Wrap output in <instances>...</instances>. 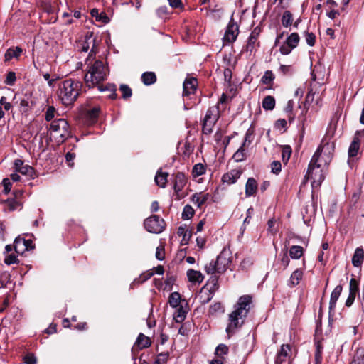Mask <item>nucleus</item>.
Instances as JSON below:
<instances>
[{
	"mask_svg": "<svg viewBox=\"0 0 364 364\" xmlns=\"http://www.w3.org/2000/svg\"><path fill=\"white\" fill-rule=\"evenodd\" d=\"M154 274L152 272H146L141 274L139 278L138 282L142 283L148 279H149Z\"/></svg>",
	"mask_w": 364,
	"mask_h": 364,
	"instance_id": "obj_58",
	"label": "nucleus"
},
{
	"mask_svg": "<svg viewBox=\"0 0 364 364\" xmlns=\"http://www.w3.org/2000/svg\"><path fill=\"white\" fill-rule=\"evenodd\" d=\"M350 364H364V355L363 354H357Z\"/></svg>",
	"mask_w": 364,
	"mask_h": 364,
	"instance_id": "obj_63",
	"label": "nucleus"
},
{
	"mask_svg": "<svg viewBox=\"0 0 364 364\" xmlns=\"http://www.w3.org/2000/svg\"><path fill=\"white\" fill-rule=\"evenodd\" d=\"M208 199V194L202 195L201 193H195L192 196L191 200L194 204H196L198 208H200Z\"/></svg>",
	"mask_w": 364,
	"mask_h": 364,
	"instance_id": "obj_30",
	"label": "nucleus"
},
{
	"mask_svg": "<svg viewBox=\"0 0 364 364\" xmlns=\"http://www.w3.org/2000/svg\"><path fill=\"white\" fill-rule=\"evenodd\" d=\"M22 53V49L20 47L10 48L5 53V61H9L13 58H18Z\"/></svg>",
	"mask_w": 364,
	"mask_h": 364,
	"instance_id": "obj_25",
	"label": "nucleus"
},
{
	"mask_svg": "<svg viewBox=\"0 0 364 364\" xmlns=\"http://www.w3.org/2000/svg\"><path fill=\"white\" fill-rule=\"evenodd\" d=\"M2 185L4 186V193L8 194L12 187V184L9 178H4L2 181Z\"/></svg>",
	"mask_w": 364,
	"mask_h": 364,
	"instance_id": "obj_57",
	"label": "nucleus"
},
{
	"mask_svg": "<svg viewBox=\"0 0 364 364\" xmlns=\"http://www.w3.org/2000/svg\"><path fill=\"white\" fill-rule=\"evenodd\" d=\"M177 234L183 237L182 242L184 244H187L191 237V232L188 231L185 226L178 227Z\"/></svg>",
	"mask_w": 364,
	"mask_h": 364,
	"instance_id": "obj_32",
	"label": "nucleus"
},
{
	"mask_svg": "<svg viewBox=\"0 0 364 364\" xmlns=\"http://www.w3.org/2000/svg\"><path fill=\"white\" fill-rule=\"evenodd\" d=\"M26 239L23 237H18L15 239L14 242V250L17 254L22 255L26 251Z\"/></svg>",
	"mask_w": 364,
	"mask_h": 364,
	"instance_id": "obj_22",
	"label": "nucleus"
},
{
	"mask_svg": "<svg viewBox=\"0 0 364 364\" xmlns=\"http://www.w3.org/2000/svg\"><path fill=\"white\" fill-rule=\"evenodd\" d=\"M82 83L77 80L67 79L58 84L57 95L64 105H72L78 97Z\"/></svg>",
	"mask_w": 364,
	"mask_h": 364,
	"instance_id": "obj_2",
	"label": "nucleus"
},
{
	"mask_svg": "<svg viewBox=\"0 0 364 364\" xmlns=\"http://www.w3.org/2000/svg\"><path fill=\"white\" fill-rule=\"evenodd\" d=\"M343 287L341 285H337L331 294L330 303H329V309L330 310H333L335 309L336 302L342 292Z\"/></svg>",
	"mask_w": 364,
	"mask_h": 364,
	"instance_id": "obj_21",
	"label": "nucleus"
},
{
	"mask_svg": "<svg viewBox=\"0 0 364 364\" xmlns=\"http://www.w3.org/2000/svg\"><path fill=\"white\" fill-rule=\"evenodd\" d=\"M220 118V111H219V103L216 105L210 107L204 117L205 121H210L217 122L218 119Z\"/></svg>",
	"mask_w": 364,
	"mask_h": 364,
	"instance_id": "obj_17",
	"label": "nucleus"
},
{
	"mask_svg": "<svg viewBox=\"0 0 364 364\" xmlns=\"http://www.w3.org/2000/svg\"><path fill=\"white\" fill-rule=\"evenodd\" d=\"M146 230L151 233H161L165 228V221L156 215L146 218L144 223Z\"/></svg>",
	"mask_w": 364,
	"mask_h": 364,
	"instance_id": "obj_8",
	"label": "nucleus"
},
{
	"mask_svg": "<svg viewBox=\"0 0 364 364\" xmlns=\"http://www.w3.org/2000/svg\"><path fill=\"white\" fill-rule=\"evenodd\" d=\"M50 132L58 143H63L70 136V127L65 119L53 121L50 127Z\"/></svg>",
	"mask_w": 364,
	"mask_h": 364,
	"instance_id": "obj_5",
	"label": "nucleus"
},
{
	"mask_svg": "<svg viewBox=\"0 0 364 364\" xmlns=\"http://www.w3.org/2000/svg\"><path fill=\"white\" fill-rule=\"evenodd\" d=\"M315 360H316V364H321L322 355H321V347L319 345L317 346L316 352L315 353Z\"/></svg>",
	"mask_w": 364,
	"mask_h": 364,
	"instance_id": "obj_64",
	"label": "nucleus"
},
{
	"mask_svg": "<svg viewBox=\"0 0 364 364\" xmlns=\"http://www.w3.org/2000/svg\"><path fill=\"white\" fill-rule=\"evenodd\" d=\"M245 147L242 144L241 146L237 150V151L233 154L232 159L236 162L243 161L246 159V151Z\"/></svg>",
	"mask_w": 364,
	"mask_h": 364,
	"instance_id": "obj_36",
	"label": "nucleus"
},
{
	"mask_svg": "<svg viewBox=\"0 0 364 364\" xmlns=\"http://www.w3.org/2000/svg\"><path fill=\"white\" fill-rule=\"evenodd\" d=\"M325 168L323 167L322 163L313 162L311 160L309 164L306 174L304 176L305 180H311L313 187L319 186L325 178Z\"/></svg>",
	"mask_w": 364,
	"mask_h": 364,
	"instance_id": "obj_7",
	"label": "nucleus"
},
{
	"mask_svg": "<svg viewBox=\"0 0 364 364\" xmlns=\"http://www.w3.org/2000/svg\"><path fill=\"white\" fill-rule=\"evenodd\" d=\"M168 173L158 171L155 176V182L161 188H165L167 183Z\"/></svg>",
	"mask_w": 364,
	"mask_h": 364,
	"instance_id": "obj_26",
	"label": "nucleus"
},
{
	"mask_svg": "<svg viewBox=\"0 0 364 364\" xmlns=\"http://www.w3.org/2000/svg\"><path fill=\"white\" fill-rule=\"evenodd\" d=\"M16 80L14 72H9L6 75L5 83L8 85H13Z\"/></svg>",
	"mask_w": 364,
	"mask_h": 364,
	"instance_id": "obj_54",
	"label": "nucleus"
},
{
	"mask_svg": "<svg viewBox=\"0 0 364 364\" xmlns=\"http://www.w3.org/2000/svg\"><path fill=\"white\" fill-rule=\"evenodd\" d=\"M360 139L358 136H355L348 149V156L353 158L357 156L360 149Z\"/></svg>",
	"mask_w": 364,
	"mask_h": 364,
	"instance_id": "obj_23",
	"label": "nucleus"
},
{
	"mask_svg": "<svg viewBox=\"0 0 364 364\" xmlns=\"http://www.w3.org/2000/svg\"><path fill=\"white\" fill-rule=\"evenodd\" d=\"M198 86L197 79L195 77H188L185 80L183 85V95L188 96L194 94Z\"/></svg>",
	"mask_w": 364,
	"mask_h": 364,
	"instance_id": "obj_13",
	"label": "nucleus"
},
{
	"mask_svg": "<svg viewBox=\"0 0 364 364\" xmlns=\"http://www.w3.org/2000/svg\"><path fill=\"white\" fill-rule=\"evenodd\" d=\"M216 122L210 121H203V133L206 135H209L213 132V128Z\"/></svg>",
	"mask_w": 364,
	"mask_h": 364,
	"instance_id": "obj_39",
	"label": "nucleus"
},
{
	"mask_svg": "<svg viewBox=\"0 0 364 364\" xmlns=\"http://www.w3.org/2000/svg\"><path fill=\"white\" fill-rule=\"evenodd\" d=\"M364 260V251L362 247H357L352 257V264L355 267H360Z\"/></svg>",
	"mask_w": 364,
	"mask_h": 364,
	"instance_id": "obj_20",
	"label": "nucleus"
},
{
	"mask_svg": "<svg viewBox=\"0 0 364 364\" xmlns=\"http://www.w3.org/2000/svg\"><path fill=\"white\" fill-rule=\"evenodd\" d=\"M262 107L266 110H272L275 107V100L271 95L266 96L262 100Z\"/></svg>",
	"mask_w": 364,
	"mask_h": 364,
	"instance_id": "obj_35",
	"label": "nucleus"
},
{
	"mask_svg": "<svg viewBox=\"0 0 364 364\" xmlns=\"http://www.w3.org/2000/svg\"><path fill=\"white\" fill-rule=\"evenodd\" d=\"M14 168L16 172L26 176L30 178H34L36 173L34 168L27 164H24L21 159H16L14 163Z\"/></svg>",
	"mask_w": 364,
	"mask_h": 364,
	"instance_id": "obj_11",
	"label": "nucleus"
},
{
	"mask_svg": "<svg viewBox=\"0 0 364 364\" xmlns=\"http://www.w3.org/2000/svg\"><path fill=\"white\" fill-rule=\"evenodd\" d=\"M291 154V148L290 146H284L282 151V157L284 162L287 163Z\"/></svg>",
	"mask_w": 364,
	"mask_h": 364,
	"instance_id": "obj_45",
	"label": "nucleus"
},
{
	"mask_svg": "<svg viewBox=\"0 0 364 364\" xmlns=\"http://www.w3.org/2000/svg\"><path fill=\"white\" fill-rule=\"evenodd\" d=\"M261 32V28L259 26L255 27L251 32L246 46L247 51L252 52L255 48L258 36Z\"/></svg>",
	"mask_w": 364,
	"mask_h": 364,
	"instance_id": "obj_15",
	"label": "nucleus"
},
{
	"mask_svg": "<svg viewBox=\"0 0 364 364\" xmlns=\"http://www.w3.org/2000/svg\"><path fill=\"white\" fill-rule=\"evenodd\" d=\"M304 250L301 246L293 245L289 249V256L293 259H298L304 255Z\"/></svg>",
	"mask_w": 364,
	"mask_h": 364,
	"instance_id": "obj_27",
	"label": "nucleus"
},
{
	"mask_svg": "<svg viewBox=\"0 0 364 364\" xmlns=\"http://www.w3.org/2000/svg\"><path fill=\"white\" fill-rule=\"evenodd\" d=\"M33 105V102L28 97H23L21 100L20 107L23 112H26Z\"/></svg>",
	"mask_w": 364,
	"mask_h": 364,
	"instance_id": "obj_40",
	"label": "nucleus"
},
{
	"mask_svg": "<svg viewBox=\"0 0 364 364\" xmlns=\"http://www.w3.org/2000/svg\"><path fill=\"white\" fill-rule=\"evenodd\" d=\"M188 311V304L185 300L182 302L180 306L176 307V311L173 314V318L177 323H181L184 321L186 317V314Z\"/></svg>",
	"mask_w": 364,
	"mask_h": 364,
	"instance_id": "obj_14",
	"label": "nucleus"
},
{
	"mask_svg": "<svg viewBox=\"0 0 364 364\" xmlns=\"http://www.w3.org/2000/svg\"><path fill=\"white\" fill-rule=\"evenodd\" d=\"M175 194L180 198V192L183 190L187 182V178L184 173L178 172L172 176Z\"/></svg>",
	"mask_w": 364,
	"mask_h": 364,
	"instance_id": "obj_12",
	"label": "nucleus"
},
{
	"mask_svg": "<svg viewBox=\"0 0 364 364\" xmlns=\"http://www.w3.org/2000/svg\"><path fill=\"white\" fill-rule=\"evenodd\" d=\"M4 262L7 265H10L13 264H18L19 260L14 254H10L6 257V258L4 259Z\"/></svg>",
	"mask_w": 364,
	"mask_h": 364,
	"instance_id": "obj_51",
	"label": "nucleus"
},
{
	"mask_svg": "<svg viewBox=\"0 0 364 364\" xmlns=\"http://www.w3.org/2000/svg\"><path fill=\"white\" fill-rule=\"evenodd\" d=\"M272 172L275 174H278L282 169V164L278 161H274L271 164Z\"/></svg>",
	"mask_w": 364,
	"mask_h": 364,
	"instance_id": "obj_56",
	"label": "nucleus"
},
{
	"mask_svg": "<svg viewBox=\"0 0 364 364\" xmlns=\"http://www.w3.org/2000/svg\"><path fill=\"white\" fill-rule=\"evenodd\" d=\"M187 277L188 280L191 282L200 283L203 282L204 279V277L203 276L200 271L194 269H188L187 271Z\"/></svg>",
	"mask_w": 364,
	"mask_h": 364,
	"instance_id": "obj_24",
	"label": "nucleus"
},
{
	"mask_svg": "<svg viewBox=\"0 0 364 364\" xmlns=\"http://www.w3.org/2000/svg\"><path fill=\"white\" fill-rule=\"evenodd\" d=\"M4 208L9 211H14L16 210L18 207L21 206V203L18 200H15L14 198L7 199L4 202Z\"/></svg>",
	"mask_w": 364,
	"mask_h": 364,
	"instance_id": "obj_34",
	"label": "nucleus"
},
{
	"mask_svg": "<svg viewBox=\"0 0 364 364\" xmlns=\"http://www.w3.org/2000/svg\"><path fill=\"white\" fill-rule=\"evenodd\" d=\"M282 24L284 27L288 28L293 24V15L289 11H285L282 16Z\"/></svg>",
	"mask_w": 364,
	"mask_h": 364,
	"instance_id": "obj_33",
	"label": "nucleus"
},
{
	"mask_svg": "<svg viewBox=\"0 0 364 364\" xmlns=\"http://www.w3.org/2000/svg\"><path fill=\"white\" fill-rule=\"evenodd\" d=\"M239 33V26L234 21L233 18H231L230 21H229V23L228 25V27L226 28L223 41L225 43H232L234 42Z\"/></svg>",
	"mask_w": 364,
	"mask_h": 364,
	"instance_id": "obj_10",
	"label": "nucleus"
},
{
	"mask_svg": "<svg viewBox=\"0 0 364 364\" xmlns=\"http://www.w3.org/2000/svg\"><path fill=\"white\" fill-rule=\"evenodd\" d=\"M267 231L272 235H274L278 232L279 228L277 225V220L275 218H270L267 222Z\"/></svg>",
	"mask_w": 364,
	"mask_h": 364,
	"instance_id": "obj_38",
	"label": "nucleus"
},
{
	"mask_svg": "<svg viewBox=\"0 0 364 364\" xmlns=\"http://www.w3.org/2000/svg\"><path fill=\"white\" fill-rule=\"evenodd\" d=\"M275 77L272 70H267L261 78L262 83L267 85L272 84Z\"/></svg>",
	"mask_w": 364,
	"mask_h": 364,
	"instance_id": "obj_37",
	"label": "nucleus"
},
{
	"mask_svg": "<svg viewBox=\"0 0 364 364\" xmlns=\"http://www.w3.org/2000/svg\"><path fill=\"white\" fill-rule=\"evenodd\" d=\"M183 300H181V295L178 292H172L168 298V303L173 308H176L182 304Z\"/></svg>",
	"mask_w": 364,
	"mask_h": 364,
	"instance_id": "obj_29",
	"label": "nucleus"
},
{
	"mask_svg": "<svg viewBox=\"0 0 364 364\" xmlns=\"http://www.w3.org/2000/svg\"><path fill=\"white\" fill-rule=\"evenodd\" d=\"M291 351L290 346L288 344H283L281 346L280 350L278 352V355L287 358Z\"/></svg>",
	"mask_w": 364,
	"mask_h": 364,
	"instance_id": "obj_52",
	"label": "nucleus"
},
{
	"mask_svg": "<svg viewBox=\"0 0 364 364\" xmlns=\"http://www.w3.org/2000/svg\"><path fill=\"white\" fill-rule=\"evenodd\" d=\"M98 87V90L100 92L103 91H116L117 88L115 85L114 84H107L105 86L102 85L101 84H99L98 85H96Z\"/></svg>",
	"mask_w": 364,
	"mask_h": 364,
	"instance_id": "obj_55",
	"label": "nucleus"
},
{
	"mask_svg": "<svg viewBox=\"0 0 364 364\" xmlns=\"http://www.w3.org/2000/svg\"><path fill=\"white\" fill-rule=\"evenodd\" d=\"M303 271L301 269H296L292 272L288 281V286L294 287L298 285L303 277Z\"/></svg>",
	"mask_w": 364,
	"mask_h": 364,
	"instance_id": "obj_18",
	"label": "nucleus"
},
{
	"mask_svg": "<svg viewBox=\"0 0 364 364\" xmlns=\"http://www.w3.org/2000/svg\"><path fill=\"white\" fill-rule=\"evenodd\" d=\"M141 80L146 85H151L156 81V76L153 72H145L141 75Z\"/></svg>",
	"mask_w": 364,
	"mask_h": 364,
	"instance_id": "obj_31",
	"label": "nucleus"
},
{
	"mask_svg": "<svg viewBox=\"0 0 364 364\" xmlns=\"http://www.w3.org/2000/svg\"><path fill=\"white\" fill-rule=\"evenodd\" d=\"M242 171L239 169H233L223 176L222 181L228 184L235 183L240 177Z\"/></svg>",
	"mask_w": 364,
	"mask_h": 364,
	"instance_id": "obj_16",
	"label": "nucleus"
},
{
	"mask_svg": "<svg viewBox=\"0 0 364 364\" xmlns=\"http://www.w3.org/2000/svg\"><path fill=\"white\" fill-rule=\"evenodd\" d=\"M165 257L164 249L163 247H158L156 251V257L159 260H163Z\"/></svg>",
	"mask_w": 364,
	"mask_h": 364,
	"instance_id": "obj_61",
	"label": "nucleus"
},
{
	"mask_svg": "<svg viewBox=\"0 0 364 364\" xmlns=\"http://www.w3.org/2000/svg\"><path fill=\"white\" fill-rule=\"evenodd\" d=\"M139 348H148L151 346L150 338L143 333H140L135 343Z\"/></svg>",
	"mask_w": 364,
	"mask_h": 364,
	"instance_id": "obj_28",
	"label": "nucleus"
},
{
	"mask_svg": "<svg viewBox=\"0 0 364 364\" xmlns=\"http://www.w3.org/2000/svg\"><path fill=\"white\" fill-rule=\"evenodd\" d=\"M55 109L53 106L48 107L45 114V119L46 121H51L55 117Z\"/></svg>",
	"mask_w": 364,
	"mask_h": 364,
	"instance_id": "obj_53",
	"label": "nucleus"
},
{
	"mask_svg": "<svg viewBox=\"0 0 364 364\" xmlns=\"http://www.w3.org/2000/svg\"><path fill=\"white\" fill-rule=\"evenodd\" d=\"M218 312H223V307L220 303H215L210 306L209 313L210 314H215Z\"/></svg>",
	"mask_w": 364,
	"mask_h": 364,
	"instance_id": "obj_49",
	"label": "nucleus"
},
{
	"mask_svg": "<svg viewBox=\"0 0 364 364\" xmlns=\"http://www.w3.org/2000/svg\"><path fill=\"white\" fill-rule=\"evenodd\" d=\"M75 154L74 153H71V152H68L66 154H65V159H66V161L68 163V166H70V167H73V160L75 159Z\"/></svg>",
	"mask_w": 364,
	"mask_h": 364,
	"instance_id": "obj_62",
	"label": "nucleus"
},
{
	"mask_svg": "<svg viewBox=\"0 0 364 364\" xmlns=\"http://www.w3.org/2000/svg\"><path fill=\"white\" fill-rule=\"evenodd\" d=\"M334 144L333 143L321 142L314 153L311 161L317 164L322 163L323 167L326 168L333 158Z\"/></svg>",
	"mask_w": 364,
	"mask_h": 364,
	"instance_id": "obj_6",
	"label": "nucleus"
},
{
	"mask_svg": "<svg viewBox=\"0 0 364 364\" xmlns=\"http://www.w3.org/2000/svg\"><path fill=\"white\" fill-rule=\"evenodd\" d=\"M358 291H359V283L355 278H352L350 280L349 294L357 295Z\"/></svg>",
	"mask_w": 364,
	"mask_h": 364,
	"instance_id": "obj_41",
	"label": "nucleus"
},
{
	"mask_svg": "<svg viewBox=\"0 0 364 364\" xmlns=\"http://www.w3.org/2000/svg\"><path fill=\"white\" fill-rule=\"evenodd\" d=\"M168 353H161L159 354L155 360V364H166L168 360Z\"/></svg>",
	"mask_w": 364,
	"mask_h": 364,
	"instance_id": "obj_48",
	"label": "nucleus"
},
{
	"mask_svg": "<svg viewBox=\"0 0 364 364\" xmlns=\"http://www.w3.org/2000/svg\"><path fill=\"white\" fill-rule=\"evenodd\" d=\"M26 364H36V358L33 354H28L23 358Z\"/></svg>",
	"mask_w": 364,
	"mask_h": 364,
	"instance_id": "obj_59",
	"label": "nucleus"
},
{
	"mask_svg": "<svg viewBox=\"0 0 364 364\" xmlns=\"http://www.w3.org/2000/svg\"><path fill=\"white\" fill-rule=\"evenodd\" d=\"M299 41L300 37L297 33H291L279 48L281 54L284 55L290 54L292 50L297 47Z\"/></svg>",
	"mask_w": 364,
	"mask_h": 364,
	"instance_id": "obj_9",
	"label": "nucleus"
},
{
	"mask_svg": "<svg viewBox=\"0 0 364 364\" xmlns=\"http://www.w3.org/2000/svg\"><path fill=\"white\" fill-rule=\"evenodd\" d=\"M205 168L202 164H197L193 168V174L199 176L205 173Z\"/></svg>",
	"mask_w": 364,
	"mask_h": 364,
	"instance_id": "obj_47",
	"label": "nucleus"
},
{
	"mask_svg": "<svg viewBox=\"0 0 364 364\" xmlns=\"http://www.w3.org/2000/svg\"><path fill=\"white\" fill-rule=\"evenodd\" d=\"M279 72L283 75H289L292 73V68L291 65H282L279 68Z\"/></svg>",
	"mask_w": 364,
	"mask_h": 364,
	"instance_id": "obj_60",
	"label": "nucleus"
},
{
	"mask_svg": "<svg viewBox=\"0 0 364 364\" xmlns=\"http://www.w3.org/2000/svg\"><path fill=\"white\" fill-rule=\"evenodd\" d=\"M193 215V208L190 205H185L182 213V218L183 220H188L190 219Z\"/></svg>",
	"mask_w": 364,
	"mask_h": 364,
	"instance_id": "obj_43",
	"label": "nucleus"
},
{
	"mask_svg": "<svg viewBox=\"0 0 364 364\" xmlns=\"http://www.w3.org/2000/svg\"><path fill=\"white\" fill-rule=\"evenodd\" d=\"M254 130L252 128H249L245 135V140L242 144L243 146H249L253 140Z\"/></svg>",
	"mask_w": 364,
	"mask_h": 364,
	"instance_id": "obj_42",
	"label": "nucleus"
},
{
	"mask_svg": "<svg viewBox=\"0 0 364 364\" xmlns=\"http://www.w3.org/2000/svg\"><path fill=\"white\" fill-rule=\"evenodd\" d=\"M119 90L122 92V97L124 99L129 98L132 95V89L127 85H121L119 87Z\"/></svg>",
	"mask_w": 364,
	"mask_h": 364,
	"instance_id": "obj_44",
	"label": "nucleus"
},
{
	"mask_svg": "<svg viewBox=\"0 0 364 364\" xmlns=\"http://www.w3.org/2000/svg\"><path fill=\"white\" fill-rule=\"evenodd\" d=\"M231 262V252L223 249L215 260H212L205 266V270L208 274H223L228 269Z\"/></svg>",
	"mask_w": 364,
	"mask_h": 364,
	"instance_id": "obj_4",
	"label": "nucleus"
},
{
	"mask_svg": "<svg viewBox=\"0 0 364 364\" xmlns=\"http://www.w3.org/2000/svg\"><path fill=\"white\" fill-rule=\"evenodd\" d=\"M304 36L306 43L310 46H314L316 42V36L314 33L306 31Z\"/></svg>",
	"mask_w": 364,
	"mask_h": 364,
	"instance_id": "obj_50",
	"label": "nucleus"
},
{
	"mask_svg": "<svg viewBox=\"0 0 364 364\" xmlns=\"http://www.w3.org/2000/svg\"><path fill=\"white\" fill-rule=\"evenodd\" d=\"M228 353V347L225 344H219L215 349V354L219 357H223Z\"/></svg>",
	"mask_w": 364,
	"mask_h": 364,
	"instance_id": "obj_46",
	"label": "nucleus"
},
{
	"mask_svg": "<svg viewBox=\"0 0 364 364\" xmlns=\"http://www.w3.org/2000/svg\"><path fill=\"white\" fill-rule=\"evenodd\" d=\"M257 190V183L254 178H249L245 185V195L247 197L254 196Z\"/></svg>",
	"mask_w": 364,
	"mask_h": 364,
	"instance_id": "obj_19",
	"label": "nucleus"
},
{
	"mask_svg": "<svg viewBox=\"0 0 364 364\" xmlns=\"http://www.w3.org/2000/svg\"><path fill=\"white\" fill-rule=\"evenodd\" d=\"M251 304L252 296L250 295H243L239 298L235 305V309L229 315L230 323L226 328V332L228 334L242 325L243 318L247 316Z\"/></svg>",
	"mask_w": 364,
	"mask_h": 364,
	"instance_id": "obj_1",
	"label": "nucleus"
},
{
	"mask_svg": "<svg viewBox=\"0 0 364 364\" xmlns=\"http://www.w3.org/2000/svg\"><path fill=\"white\" fill-rule=\"evenodd\" d=\"M109 70L105 63L100 60L95 61L88 67L84 80L88 87H94L105 81L108 75Z\"/></svg>",
	"mask_w": 364,
	"mask_h": 364,
	"instance_id": "obj_3",
	"label": "nucleus"
}]
</instances>
